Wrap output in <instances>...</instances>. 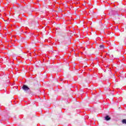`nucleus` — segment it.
Segmentation results:
<instances>
[{"label": "nucleus", "mask_w": 126, "mask_h": 126, "mask_svg": "<svg viewBox=\"0 0 126 126\" xmlns=\"http://www.w3.org/2000/svg\"><path fill=\"white\" fill-rule=\"evenodd\" d=\"M22 88L25 91H28V90H30V88L25 85L23 86Z\"/></svg>", "instance_id": "nucleus-1"}, {"label": "nucleus", "mask_w": 126, "mask_h": 126, "mask_svg": "<svg viewBox=\"0 0 126 126\" xmlns=\"http://www.w3.org/2000/svg\"><path fill=\"white\" fill-rule=\"evenodd\" d=\"M104 119L105 121H110V120H111V117H110L109 116H106L104 117Z\"/></svg>", "instance_id": "nucleus-2"}, {"label": "nucleus", "mask_w": 126, "mask_h": 126, "mask_svg": "<svg viewBox=\"0 0 126 126\" xmlns=\"http://www.w3.org/2000/svg\"><path fill=\"white\" fill-rule=\"evenodd\" d=\"M123 124H125L126 125V119H124L122 120Z\"/></svg>", "instance_id": "nucleus-3"}, {"label": "nucleus", "mask_w": 126, "mask_h": 126, "mask_svg": "<svg viewBox=\"0 0 126 126\" xmlns=\"http://www.w3.org/2000/svg\"><path fill=\"white\" fill-rule=\"evenodd\" d=\"M100 49H101L102 50H103V49H104V45H100Z\"/></svg>", "instance_id": "nucleus-4"}]
</instances>
